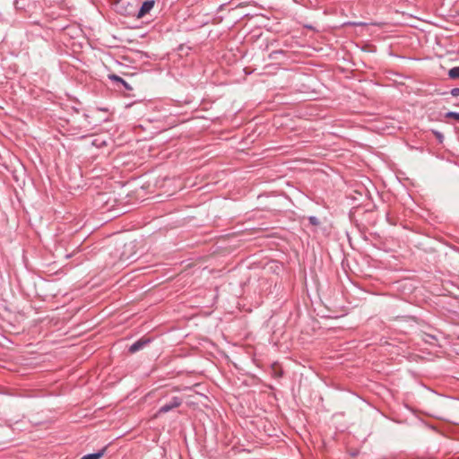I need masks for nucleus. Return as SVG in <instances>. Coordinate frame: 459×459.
Returning <instances> with one entry per match:
<instances>
[{"mask_svg":"<svg viewBox=\"0 0 459 459\" xmlns=\"http://www.w3.org/2000/svg\"><path fill=\"white\" fill-rule=\"evenodd\" d=\"M105 451H106V447H104L95 453L87 454V455H83L81 459H100L104 455Z\"/></svg>","mask_w":459,"mask_h":459,"instance_id":"obj_5","label":"nucleus"},{"mask_svg":"<svg viewBox=\"0 0 459 459\" xmlns=\"http://www.w3.org/2000/svg\"><path fill=\"white\" fill-rule=\"evenodd\" d=\"M448 76L451 79H459V66H455L449 69Z\"/></svg>","mask_w":459,"mask_h":459,"instance_id":"obj_7","label":"nucleus"},{"mask_svg":"<svg viewBox=\"0 0 459 459\" xmlns=\"http://www.w3.org/2000/svg\"><path fill=\"white\" fill-rule=\"evenodd\" d=\"M13 4H14L16 9H22L23 8L22 6H19V0H14Z\"/></svg>","mask_w":459,"mask_h":459,"instance_id":"obj_12","label":"nucleus"},{"mask_svg":"<svg viewBox=\"0 0 459 459\" xmlns=\"http://www.w3.org/2000/svg\"><path fill=\"white\" fill-rule=\"evenodd\" d=\"M308 221H309V224L313 225V226H318L320 224V221L317 217L316 216H309L307 218Z\"/></svg>","mask_w":459,"mask_h":459,"instance_id":"obj_10","label":"nucleus"},{"mask_svg":"<svg viewBox=\"0 0 459 459\" xmlns=\"http://www.w3.org/2000/svg\"><path fill=\"white\" fill-rule=\"evenodd\" d=\"M108 77L110 81H112L117 84H121L126 91L133 90L132 86L126 81H125L122 77H120L117 74H108Z\"/></svg>","mask_w":459,"mask_h":459,"instance_id":"obj_4","label":"nucleus"},{"mask_svg":"<svg viewBox=\"0 0 459 459\" xmlns=\"http://www.w3.org/2000/svg\"><path fill=\"white\" fill-rule=\"evenodd\" d=\"M150 342H151L150 339H143V338L139 339L129 346L128 351L130 353H135V352L143 350L147 344L150 343Z\"/></svg>","mask_w":459,"mask_h":459,"instance_id":"obj_3","label":"nucleus"},{"mask_svg":"<svg viewBox=\"0 0 459 459\" xmlns=\"http://www.w3.org/2000/svg\"><path fill=\"white\" fill-rule=\"evenodd\" d=\"M451 95L454 97L459 96V88H454L451 90Z\"/></svg>","mask_w":459,"mask_h":459,"instance_id":"obj_11","label":"nucleus"},{"mask_svg":"<svg viewBox=\"0 0 459 459\" xmlns=\"http://www.w3.org/2000/svg\"><path fill=\"white\" fill-rule=\"evenodd\" d=\"M154 4L155 0H145L144 2H143L142 5L140 6L137 12L136 17L138 19L144 17L154 7Z\"/></svg>","mask_w":459,"mask_h":459,"instance_id":"obj_2","label":"nucleus"},{"mask_svg":"<svg viewBox=\"0 0 459 459\" xmlns=\"http://www.w3.org/2000/svg\"><path fill=\"white\" fill-rule=\"evenodd\" d=\"M446 118H454L457 121H459V112L455 111H448L445 114Z\"/></svg>","mask_w":459,"mask_h":459,"instance_id":"obj_9","label":"nucleus"},{"mask_svg":"<svg viewBox=\"0 0 459 459\" xmlns=\"http://www.w3.org/2000/svg\"><path fill=\"white\" fill-rule=\"evenodd\" d=\"M431 132L436 136L438 143H443L444 139H445L444 134L441 132H439L437 130H434V129H432Z\"/></svg>","mask_w":459,"mask_h":459,"instance_id":"obj_8","label":"nucleus"},{"mask_svg":"<svg viewBox=\"0 0 459 459\" xmlns=\"http://www.w3.org/2000/svg\"><path fill=\"white\" fill-rule=\"evenodd\" d=\"M164 403L159 408L156 415L165 414L175 408L179 407L183 403V399L179 396H169L163 397Z\"/></svg>","mask_w":459,"mask_h":459,"instance_id":"obj_1","label":"nucleus"},{"mask_svg":"<svg viewBox=\"0 0 459 459\" xmlns=\"http://www.w3.org/2000/svg\"><path fill=\"white\" fill-rule=\"evenodd\" d=\"M286 55V52L284 50H281V49H279V50H273L272 51L268 57L269 59L271 60H277L280 58V56H285Z\"/></svg>","mask_w":459,"mask_h":459,"instance_id":"obj_6","label":"nucleus"}]
</instances>
